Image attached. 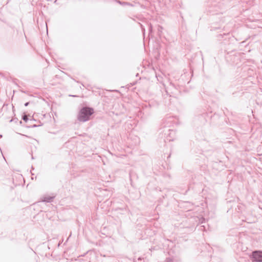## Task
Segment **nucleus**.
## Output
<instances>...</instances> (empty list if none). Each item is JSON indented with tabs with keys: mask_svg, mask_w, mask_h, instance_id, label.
<instances>
[{
	"mask_svg": "<svg viewBox=\"0 0 262 262\" xmlns=\"http://www.w3.org/2000/svg\"><path fill=\"white\" fill-rule=\"evenodd\" d=\"M149 32H151L152 31V26L151 24H150L149 26Z\"/></svg>",
	"mask_w": 262,
	"mask_h": 262,
	"instance_id": "39448f33",
	"label": "nucleus"
},
{
	"mask_svg": "<svg viewBox=\"0 0 262 262\" xmlns=\"http://www.w3.org/2000/svg\"><path fill=\"white\" fill-rule=\"evenodd\" d=\"M141 27H142V25H141ZM142 31L143 32V33H144V32H145V29L143 28H142Z\"/></svg>",
	"mask_w": 262,
	"mask_h": 262,
	"instance_id": "0eeeda50",
	"label": "nucleus"
},
{
	"mask_svg": "<svg viewBox=\"0 0 262 262\" xmlns=\"http://www.w3.org/2000/svg\"><path fill=\"white\" fill-rule=\"evenodd\" d=\"M252 258L254 261L262 262V251H253L252 254Z\"/></svg>",
	"mask_w": 262,
	"mask_h": 262,
	"instance_id": "f03ea898",
	"label": "nucleus"
},
{
	"mask_svg": "<svg viewBox=\"0 0 262 262\" xmlns=\"http://www.w3.org/2000/svg\"><path fill=\"white\" fill-rule=\"evenodd\" d=\"M94 113V110L89 107H82L79 112L77 119L80 122L88 121L90 116Z\"/></svg>",
	"mask_w": 262,
	"mask_h": 262,
	"instance_id": "f257e3e1",
	"label": "nucleus"
},
{
	"mask_svg": "<svg viewBox=\"0 0 262 262\" xmlns=\"http://www.w3.org/2000/svg\"><path fill=\"white\" fill-rule=\"evenodd\" d=\"M54 197L50 196H43L42 199V201L45 202H51L52 201V200L53 199Z\"/></svg>",
	"mask_w": 262,
	"mask_h": 262,
	"instance_id": "7ed1b4c3",
	"label": "nucleus"
},
{
	"mask_svg": "<svg viewBox=\"0 0 262 262\" xmlns=\"http://www.w3.org/2000/svg\"><path fill=\"white\" fill-rule=\"evenodd\" d=\"M29 102H26V103H25V106H27L29 105Z\"/></svg>",
	"mask_w": 262,
	"mask_h": 262,
	"instance_id": "423d86ee",
	"label": "nucleus"
},
{
	"mask_svg": "<svg viewBox=\"0 0 262 262\" xmlns=\"http://www.w3.org/2000/svg\"><path fill=\"white\" fill-rule=\"evenodd\" d=\"M23 119L25 121H27V120H28V116L26 115H25L23 116Z\"/></svg>",
	"mask_w": 262,
	"mask_h": 262,
	"instance_id": "20e7f679",
	"label": "nucleus"
}]
</instances>
